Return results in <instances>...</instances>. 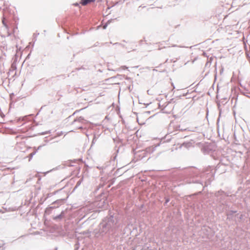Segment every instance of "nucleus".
<instances>
[{
    "label": "nucleus",
    "instance_id": "f257e3e1",
    "mask_svg": "<svg viewBox=\"0 0 250 250\" xmlns=\"http://www.w3.org/2000/svg\"><path fill=\"white\" fill-rule=\"evenodd\" d=\"M113 224L114 223L112 221V219L108 220L107 222H102L100 226V233H106L113 226Z\"/></svg>",
    "mask_w": 250,
    "mask_h": 250
},
{
    "label": "nucleus",
    "instance_id": "f03ea898",
    "mask_svg": "<svg viewBox=\"0 0 250 250\" xmlns=\"http://www.w3.org/2000/svg\"><path fill=\"white\" fill-rule=\"evenodd\" d=\"M92 1L93 0H82V3L83 5H85Z\"/></svg>",
    "mask_w": 250,
    "mask_h": 250
},
{
    "label": "nucleus",
    "instance_id": "7ed1b4c3",
    "mask_svg": "<svg viewBox=\"0 0 250 250\" xmlns=\"http://www.w3.org/2000/svg\"><path fill=\"white\" fill-rule=\"evenodd\" d=\"M106 25H105L104 26V28H106Z\"/></svg>",
    "mask_w": 250,
    "mask_h": 250
},
{
    "label": "nucleus",
    "instance_id": "20e7f679",
    "mask_svg": "<svg viewBox=\"0 0 250 250\" xmlns=\"http://www.w3.org/2000/svg\"><path fill=\"white\" fill-rule=\"evenodd\" d=\"M2 23H3V24L4 25H5V24H4V21H2Z\"/></svg>",
    "mask_w": 250,
    "mask_h": 250
}]
</instances>
